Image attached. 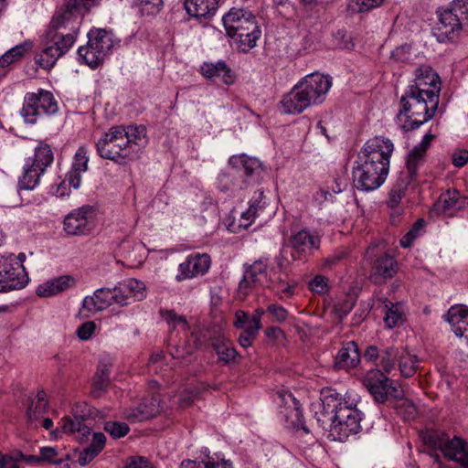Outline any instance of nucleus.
I'll return each mask as SVG.
<instances>
[{
    "mask_svg": "<svg viewBox=\"0 0 468 468\" xmlns=\"http://www.w3.org/2000/svg\"><path fill=\"white\" fill-rule=\"evenodd\" d=\"M259 331L260 329L254 326L242 331L238 338L239 344L244 348L250 346L257 338Z\"/></svg>",
    "mask_w": 468,
    "mask_h": 468,
    "instance_id": "nucleus-61",
    "label": "nucleus"
},
{
    "mask_svg": "<svg viewBox=\"0 0 468 468\" xmlns=\"http://www.w3.org/2000/svg\"><path fill=\"white\" fill-rule=\"evenodd\" d=\"M58 110V101L49 90L38 89L25 95L20 115L27 123L34 124L44 115L55 114Z\"/></svg>",
    "mask_w": 468,
    "mask_h": 468,
    "instance_id": "nucleus-8",
    "label": "nucleus"
},
{
    "mask_svg": "<svg viewBox=\"0 0 468 468\" xmlns=\"http://www.w3.org/2000/svg\"><path fill=\"white\" fill-rule=\"evenodd\" d=\"M104 430L114 438H122L130 431L129 426L126 423L118 421L106 422Z\"/></svg>",
    "mask_w": 468,
    "mask_h": 468,
    "instance_id": "nucleus-56",
    "label": "nucleus"
},
{
    "mask_svg": "<svg viewBox=\"0 0 468 468\" xmlns=\"http://www.w3.org/2000/svg\"><path fill=\"white\" fill-rule=\"evenodd\" d=\"M98 46H93L88 41L87 46H81L78 49V54L83 61L92 69L97 68L105 59L104 53H101Z\"/></svg>",
    "mask_w": 468,
    "mask_h": 468,
    "instance_id": "nucleus-41",
    "label": "nucleus"
},
{
    "mask_svg": "<svg viewBox=\"0 0 468 468\" xmlns=\"http://www.w3.org/2000/svg\"><path fill=\"white\" fill-rule=\"evenodd\" d=\"M420 367V360L414 354L403 350L399 356V368L400 375L404 378L412 377Z\"/></svg>",
    "mask_w": 468,
    "mask_h": 468,
    "instance_id": "nucleus-40",
    "label": "nucleus"
},
{
    "mask_svg": "<svg viewBox=\"0 0 468 468\" xmlns=\"http://www.w3.org/2000/svg\"><path fill=\"white\" fill-rule=\"evenodd\" d=\"M112 304L116 303L119 306H127L132 303V299L129 297L122 283L112 288Z\"/></svg>",
    "mask_w": 468,
    "mask_h": 468,
    "instance_id": "nucleus-52",
    "label": "nucleus"
},
{
    "mask_svg": "<svg viewBox=\"0 0 468 468\" xmlns=\"http://www.w3.org/2000/svg\"><path fill=\"white\" fill-rule=\"evenodd\" d=\"M54 161V154L49 144L43 142L35 149L32 158H29L24 165L22 176L18 180L20 189L32 190L38 184L42 175Z\"/></svg>",
    "mask_w": 468,
    "mask_h": 468,
    "instance_id": "nucleus-7",
    "label": "nucleus"
},
{
    "mask_svg": "<svg viewBox=\"0 0 468 468\" xmlns=\"http://www.w3.org/2000/svg\"><path fill=\"white\" fill-rule=\"evenodd\" d=\"M397 271V261L388 254H383L375 260L370 277L375 283H380L392 278Z\"/></svg>",
    "mask_w": 468,
    "mask_h": 468,
    "instance_id": "nucleus-24",
    "label": "nucleus"
},
{
    "mask_svg": "<svg viewBox=\"0 0 468 468\" xmlns=\"http://www.w3.org/2000/svg\"><path fill=\"white\" fill-rule=\"evenodd\" d=\"M393 152L390 140L375 137L368 140L358 154L353 167V184L361 191H373L386 180L389 168V158Z\"/></svg>",
    "mask_w": 468,
    "mask_h": 468,
    "instance_id": "nucleus-1",
    "label": "nucleus"
},
{
    "mask_svg": "<svg viewBox=\"0 0 468 468\" xmlns=\"http://www.w3.org/2000/svg\"><path fill=\"white\" fill-rule=\"evenodd\" d=\"M434 84H428L420 80L419 82H412L407 89L430 99L431 104L439 105L441 82H434Z\"/></svg>",
    "mask_w": 468,
    "mask_h": 468,
    "instance_id": "nucleus-36",
    "label": "nucleus"
},
{
    "mask_svg": "<svg viewBox=\"0 0 468 468\" xmlns=\"http://www.w3.org/2000/svg\"><path fill=\"white\" fill-rule=\"evenodd\" d=\"M425 227L423 218H419L411 227V229L400 239V246L402 248H410L413 241L420 236Z\"/></svg>",
    "mask_w": 468,
    "mask_h": 468,
    "instance_id": "nucleus-49",
    "label": "nucleus"
},
{
    "mask_svg": "<svg viewBox=\"0 0 468 468\" xmlns=\"http://www.w3.org/2000/svg\"><path fill=\"white\" fill-rule=\"evenodd\" d=\"M147 142L144 125H120L112 127L97 142L96 148L101 158L121 163L136 158Z\"/></svg>",
    "mask_w": 468,
    "mask_h": 468,
    "instance_id": "nucleus-2",
    "label": "nucleus"
},
{
    "mask_svg": "<svg viewBox=\"0 0 468 468\" xmlns=\"http://www.w3.org/2000/svg\"><path fill=\"white\" fill-rule=\"evenodd\" d=\"M106 437L101 432H95L92 437V441L79 456V463L81 466L90 463L104 448Z\"/></svg>",
    "mask_w": 468,
    "mask_h": 468,
    "instance_id": "nucleus-37",
    "label": "nucleus"
},
{
    "mask_svg": "<svg viewBox=\"0 0 468 468\" xmlns=\"http://www.w3.org/2000/svg\"><path fill=\"white\" fill-rule=\"evenodd\" d=\"M385 304L386 314L384 323L388 328H394L402 323L403 313L401 304L394 303L387 298L381 300Z\"/></svg>",
    "mask_w": 468,
    "mask_h": 468,
    "instance_id": "nucleus-42",
    "label": "nucleus"
},
{
    "mask_svg": "<svg viewBox=\"0 0 468 468\" xmlns=\"http://www.w3.org/2000/svg\"><path fill=\"white\" fill-rule=\"evenodd\" d=\"M75 285V279L69 275H63L38 285L37 294L40 297H49Z\"/></svg>",
    "mask_w": 468,
    "mask_h": 468,
    "instance_id": "nucleus-29",
    "label": "nucleus"
},
{
    "mask_svg": "<svg viewBox=\"0 0 468 468\" xmlns=\"http://www.w3.org/2000/svg\"><path fill=\"white\" fill-rule=\"evenodd\" d=\"M160 315L167 322L169 325H182L183 329L188 328V324L185 316L177 314L174 310H160Z\"/></svg>",
    "mask_w": 468,
    "mask_h": 468,
    "instance_id": "nucleus-53",
    "label": "nucleus"
},
{
    "mask_svg": "<svg viewBox=\"0 0 468 468\" xmlns=\"http://www.w3.org/2000/svg\"><path fill=\"white\" fill-rule=\"evenodd\" d=\"M94 5V0H65L64 5L56 13L62 16L67 21L76 22L77 13L88 12Z\"/></svg>",
    "mask_w": 468,
    "mask_h": 468,
    "instance_id": "nucleus-34",
    "label": "nucleus"
},
{
    "mask_svg": "<svg viewBox=\"0 0 468 468\" xmlns=\"http://www.w3.org/2000/svg\"><path fill=\"white\" fill-rule=\"evenodd\" d=\"M112 288L102 287L97 289L92 295L86 296L82 307L88 313L96 314L112 305Z\"/></svg>",
    "mask_w": 468,
    "mask_h": 468,
    "instance_id": "nucleus-26",
    "label": "nucleus"
},
{
    "mask_svg": "<svg viewBox=\"0 0 468 468\" xmlns=\"http://www.w3.org/2000/svg\"><path fill=\"white\" fill-rule=\"evenodd\" d=\"M202 453L204 457L201 461L184 460L180 468H217L218 464L219 454H210L208 449H205ZM221 468H233L231 461H223Z\"/></svg>",
    "mask_w": 468,
    "mask_h": 468,
    "instance_id": "nucleus-33",
    "label": "nucleus"
},
{
    "mask_svg": "<svg viewBox=\"0 0 468 468\" xmlns=\"http://www.w3.org/2000/svg\"><path fill=\"white\" fill-rule=\"evenodd\" d=\"M233 325L238 329L245 331L248 328L252 327V317L247 312L238 310L235 313Z\"/></svg>",
    "mask_w": 468,
    "mask_h": 468,
    "instance_id": "nucleus-59",
    "label": "nucleus"
},
{
    "mask_svg": "<svg viewBox=\"0 0 468 468\" xmlns=\"http://www.w3.org/2000/svg\"><path fill=\"white\" fill-rule=\"evenodd\" d=\"M433 138V134L426 133L421 142L414 146L409 153L406 161V168L399 173L395 184L389 191L388 199L387 200L388 207H397L401 199L405 197L409 186L416 180L419 168L424 162L426 151Z\"/></svg>",
    "mask_w": 468,
    "mask_h": 468,
    "instance_id": "nucleus-6",
    "label": "nucleus"
},
{
    "mask_svg": "<svg viewBox=\"0 0 468 468\" xmlns=\"http://www.w3.org/2000/svg\"><path fill=\"white\" fill-rule=\"evenodd\" d=\"M310 105L322 103L331 88V80L323 74L312 73L298 82Z\"/></svg>",
    "mask_w": 468,
    "mask_h": 468,
    "instance_id": "nucleus-13",
    "label": "nucleus"
},
{
    "mask_svg": "<svg viewBox=\"0 0 468 468\" xmlns=\"http://www.w3.org/2000/svg\"><path fill=\"white\" fill-rule=\"evenodd\" d=\"M207 390V386L203 383H198L185 388L179 397V406L186 408L190 406L196 399H198L202 392Z\"/></svg>",
    "mask_w": 468,
    "mask_h": 468,
    "instance_id": "nucleus-45",
    "label": "nucleus"
},
{
    "mask_svg": "<svg viewBox=\"0 0 468 468\" xmlns=\"http://www.w3.org/2000/svg\"><path fill=\"white\" fill-rule=\"evenodd\" d=\"M438 22L434 27V35L440 42L454 41L460 37L464 23L448 6L445 9L438 10Z\"/></svg>",
    "mask_w": 468,
    "mask_h": 468,
    "instance_id": "nucleus-12",
    "label": "nucleus"
},
{
    "mask_svg": "<svg viewBox=\"0 0 468 468\" xmlns=\"http://www.w3.org/2000/svg\"><path fill=\"white\" fill-rule=\"evenodd\" d=\"M93 420L86 415L74 413V418L64 417L61 420V431L65 433H79L80 439L87 438L90 434V425Z\"/></svg>",
    "mask_w": 468,
    "mask_h": 468,
    "instance_id": "nucleus-27",
    "label": "nucleus"
},
{
    "mask_svg": "<svg viewBox=\"0 0 468 468\" xmlns=\"http://www.w3.org/2000/svg\"><path fill=\"white\" fill-rule=\"evenodd\" d=\"M399 354L396 347L390 346L382 351L379 355V366L383 368L386 374H389L395 367V359L399 357Z\"/></svg>",
    "mask_w": 468,
    "mask_h": 468,
    "instance_id": "nucleus-50",
    "label": "nucleus"
},
{
    "mask_svg": "<svg viewBox=\"0 0 468 468\" xmlns=\"http://www.w3.org/2000/svg\"><path fill=\"white\" fill-rule=\"evenodd\" d=\"M280 105L286 114H299L311 106L298 83L282 97Z\"/></svg>",
    "mask_w": 468,
    "mask_h": 468,
    "instance_id": "nucleus-21",
    "label": "nucleus"
},
{
    "mask_svg": "<svg viewBox=\"0 0 468 468\" xmlns=\"http://www.w3.org/2000/svg\"><path fill=\"white\" fill-rule=\"evenodd\" d=\"M449 6L468 26V0H453Z\"/></svg>",
    "mask_w": 468,
    "mask_h": 468,
    "instance_id": "nucleus-57",
    "label": "nucleus"
},
{
    "mask_svg": "<svg viewBox=\"0 0 468 468\" xmlns=\"http://www.w3.org/2000/svg\"><path fill=\"white\" fill-rule=\"evenodd\" d=\"M261 36V30L259 25H257L252 27L251 31L250 29L241 31L229 37V38L232 41V45H234L239 52L248 53L256 47L257 41L260 39Z\"/></svg>",
    "mask_w": 468,
    "mask_h": 468,
    "instance_id": "nucleus-30",
    "label": "nucleus"
},
{
    "mask_svg": "<svg viewBox=\"0 0 468 468\" xmlns=\"http://www.w3.org/2000/svg\"><path fill=\"white\" fill-rule=\"evenodd\" d=\"M32 47V42L25 41L10 48L0 57V68H6L10 64L20 60Z\"/></svg>",
    "mask_w": 468,
    "mask_h": 468,
    "instance_id": "nucleus-43",
    "label": "nucleus"
},
{
    "mask_svg": "<svg viewBox=\"0 0 468 468\" xmlns=\"http://www.w3.org/2000/svg\"><path fill=\"white\" fill-rule=\"evenodd\" d=\"M220 0H185L186 12L195 17H209L218 9Z\"/></svg>",
    "mask_w": 468,
    "mask_h": 468,
    "instance_id": "nucleus-31",
    "label": "nucleus"
},
{
    "mask_svg": "<svg viewBox=\"0 0 468 468\" xmlns=\"http://www.w3.org/2000/svg\"><path fill=\"white\" fill-rule=\"evenodd\" d=\"M267 312L271 314L276 321L278 322H283L288 317V312L287 310L282 307V305L278 304H270L267 307Z\"/></svg>",
    "mask_w": 468,
    "mask_h": 468,
    "instance_id": "nucleus-63",
    "label": "nucleus"
},
{
    "mask_svg": "<svg viewBox=\"0 0 468 468\" xmlns=\"http://www.w3.org/2000/svg\"><path fill=\"white\" fill-rule=\"evenodd\" d=\"M309 289L319 294H324L328 292V279L324 275L314 276L308 284Z\"/></svg>",
    "mask_w": 468,
    "mask_h": 468,
    "instance_id": "nucleus-58",
    "label": "nucleus"
},
{
    "mask_svg": "<svg viewBox=\"0 0 468 468\" xmlns=\"http://www.w3.org/2000/svg\"><path fill=\"white\" fill-rule=\"evenodd\" d=\"M28 277L23 265L13 255H0V292L24 288Z\"/></svg>",
    "mask_w": 468,
    "mask_h": 468,
    "instance_id": "nucleus-10",
    "label": "nucleus"
},
{
    "mask_svg": "<svg viewBox=\"0 0 468 468\" xmlns=\"http://www.w3.org/2000/svg\"><path fill=\"white\" fill-rule=\"evenodd\" d=\"M160 412V398L158 395L144 397L135 407L126 413L132 422L144 421L155 417Z\"/></svg>",
    "mask_w": 468,
    "mask_h": 468,
    "instance_id": "nucleus-20",
    "label": "nucleus"
},
{
    "mask_svg": "<svg viewBox=\"0 0 468 468\" xmlns=\"http://www.w3.org/2000/svg\"><path fill=\"white\" fill-rule=\"evenodd\" d=\"M96 324L92 321L83 323L77 330V335L81 340H88L94 333Z\"/></svg>",
    "mask_w": 468,
    "mask_h": 468,
    "instance_id": "nucleus-62",
    "label": "nucleus"
},
{
    "mask_svg": "<svg viewBox=\"0 0 468 468\" xmlns=\"http://www.w3.org/2000/svg\"><path fill=\"white\" fill-rule=\"evenodd\" d=\"M423 440L428 446L433 449H440L446 458L453 460L460 464L465 456L464 454L468 447V443L464 440L459 437H453L450 440L447 434L435 431H428Z\"/></svg>",
    "mask_w": 468,
    "mask_h": 468,
    "instance_id": "nucleus-11",
    "label": "nucleus"
},
{
    "mask_svg": "<svg viewBox=\"0 0 468 468\" xmlns=\"http://www.w3.org/2000/svg\"><path fill=\"white\" fill-rule=\"evenodd\" d=\"M328 431V438L335 441H345L350 435L357 434L361 430V425L356 423L355 419H349V422L344 420H329L326 428H323Z\"/></svg>",
    "mask_w": 468,
    "mask_h": 468,
    "instance_id": "nucleus-22",
    "label": "nucleus"
},
{
    "mask_svg": "<svg viewBox=\"0 0 468 468\" xmlns=\"http://www.w3.org/2000/svg\"><path fill=\"white\" fill-rule=\"evenodd\" d=\"M289 243L292 248L293 259L303 260L320 248L321 239L315 233L302 229L290 237Z\"/></svg>",
    "mask_w": 468,
    "mask_h": 468,
    "instance_id": "nucleus-17",
    "label": "nucleus"
},
{
    "mask_svg": "<svg viewBox=\"0 0 468 468\" xmlns=\"http://www.w3.org/2000/svg\"><path fill=\"white\" fill-rule=\"evenodd\" d=\"M201 72L207 79L219 78L227 85L233 84L236 80L234 72L223 60H218L216 63L205 62L201 66Z\"/></svg>",
    "mask_w": 468,
    "mask_h": 468,
    "instance_id": "nucleus-28",
    "label": "nucleus"
},
{
    "mask_svg": "<svg viewBox=\"0 0 468 468\" xmlns=\"http://www.w3.org/2000/svg\"><path fill=\"white\" fill-rule=\"evenodd\" d=\"M229 164L231 166L230 171L222 172L218 176L219 184L224 191L229 189L231 186H236L235 182H232L231 185L227 184V179L237 176L242 177L243 176H250L259 167V163L256 159L245 154L231 156Z\"/></svg>",
    "mask_w": 468,
    "mask_h": 468,
    "instance_id": "nucleus-15",
    "label": "nucleus"
},
{
    "mask_svg": "<svg viewBox=\"0 0 468 468\" xmlns=\"http://www.w3.org/2000/svg\"><path fill=\"white\" fill-rule=\"evenodd\" d=\"M90 206H83L71 213L64 219V230L68 235H87L91 231V226L88 221V215L91 213Z\"/></svg>",
    "mask_w": 468,
    "mask_h": 468,
    "instance_id": "nucleus-19",
    "label": "nucleus"
},
{
    "mask_svg": "<svg viewBox=\"0 0 468 468\" xmlns=\"http://www.w3.org/2000/svg\"><path fill=\"white\" fill-rule=\"evenodd\" d=\"M466 205H468L467 197H462L456 189H449L440 197L436 207L442 213H447L452 209L460 210Z\"/></svg>",
    "mask_w": 468,
    "mask_h": 468,
    "instance_id": "nucleus-32",
    "label": "nucleus"
},
{
    "mask_svg": "<svg viewBox=\"0 0 468 468\" xmlns=\"http://www.w3.org/2000/svg\"><path fill=\"white\" fill-rule=\"evenodd\" d=\"M266 276L267 263L262 260L255 261L251 265L247 267L245 269L243 278L238 286V299L244 301L252 288L263 286Z\"/></svg>",
    "mask_w": 468,
    "mask_h": 468,
    "instance_id": "nucleus-16",
    "label": "nucleus"
},
{
    "mask_svg": "<svg viewBox=\"0 0 468 468\" xmlns=\"http://www.w3.org/2000/svg\"><path fill=\"white\" fill-rule=\"evenodd\" d=\"M90 43L93 46H98L101 53H104L106 58L111 49L114 46L113 34L105 29H92L88 34Z\"/></svg>",
    "mask_w": 468,
    "mask_h": 468,
    "instance_id": "nucleus-35",
    "label": "nucleus"
},
{
    "mask_svg": "<svg viewBox=\"0 0 468 468\" xmlns=\"http://www.w3.org/2000/svg\"><path fill=\"white\" fill-rule=\"evenodd\" d=\"M81 182V173L73 169H70L68 174L66 175L65 179L62 181V183L58 186L57 193L59 196L65 195V186L66 185L73 187L74 189H77Z\"/></svg>",
    "mask_w": 468,
    "mask_h": 468,
    "instance_id": "nucleus-51",
    "label": "nucleus"
},
{
    "mask_svg": "<svg viewBox=\"0 0 468 468\" xmlns=\"http://www.w3.org/2000/svg\"><path fill=\"white\" fill-rule=\"evenodd\" d=\"M430 101V99L407 89L399 101L401 108L397 115L399 126L410 132L430 121L438 109V105H432Z\"/></svg>",
    "mask_w": 468,
    "mask_h": 468,
    "instance_id": "nucleus-5",
    "label": "nucleus"
},
{
    "mask_svg": "<svg viewBox=\"0 0 468 468\" xmlns=\"http://www.w3.org/2000/svg\"><path fill=\"white\" fill-rule=\"evenodd\" d=\"M212 346L219 360L225 363L235 362L238 352L230 340L224 337H218L213 340Z\"/></svg>",
    "mask_w": 468,
    "mask_h": 468,
    "instance_id": "nucleus-39",
    "label": "nucleus"
},
{
    "mask_svg": "<svg viewBox=\"0 0 468 468\" xmlns=\"http://www.w3.org/2000/svg\"><path fill=\"white\" fill-rule=\"evenodd\" d=\"M110 367L106 364L100 365L94 376L91 393L94 398L101 397L110 385Z\"/></svg>",
    "mask_w": 468,
    "mask_h": 468,
    "instance_id": "nucleus-38",
    "label": "nucleus"
},
{
    "mask_svg": "<svg viewBox=\"0 0 468 468\" xmlns=\"http://www.w3.org/2000/svg\"><path fill=\"white\" fill-rule=\"evenodd\" d=\"M321 407L315 412L317 423L322 428H326L329 420H344L349 422V419H355L356 423L362 420V413L357 410L358 399L352 392L346 391L341 394L335 389L326 387L320 392Z\"/></svg>",
    "mask_w": 468,
    "mask_h": 468,
    "instance_id": "nucleus-4",
    "label": "nucleus"
},
{
    "mask_svg": "<svg viewBox=\"0 0 468 468\" xmlns=\"http://www.w3.org/2000/svg\"><path fill=\"white\" fill-rule=\"evenodd\" d=\"M47 409L48 405L44 404L43 402L32 401L27 411L28 421L33 423L35 420H39L46 412Z\"/></svg>",
    "mask_w": 468,
    "mask_h": 468,
    "instance_id": "nucleus-60",
    "label": "nucleus"
},
{
    "mask_svg": "<svg viewBox=\"0 0 468 468\" xmlns=\"http://www.w3.org/2000/svg\"><path fill=\"white\" fill-rule=\"evenodd\" d=\"M360 351L355 341H349L343 345L335 356V366L338 369H351L360 362Z\"/></svg>",
    "mask_w": 468,
    "mask_h": 468,
    "instance_id": "nucleus-25",
    "label": "nucleus"
},
{
    "mask_svg": "<svg viewBox=\"0 0 468 468\" xmlns=\"http://www.w3.org/2000/svg\"><path fill=\"white\" fill-rule=\"evenodd\" d=\"M88 151L84 146L80 147L74 156V161L71 169L80 173L86 172L88 169Z\"/></svg>",
    "mask_w": 468,
    "mask_h": 468,
    "instance_id": "nucleus-55",
    "label": "nucleus"
},
{
    "mask_svg": "<svg viewBox=\"0 0 468 468\" xmlns=\"http://www.w3.org/2000/svg\"><path fill=\"white\" fill-rule=\"evenodd\" d=\"M384 2L385 0H350L347 5V10L351 14L368 12L381 6Z\"/></svg>",
    "mask_w": 468,
    "mask_h": 468,
    "instance_id": "nucleus-46",
    "label": "nucleus"
},
{
    "mask_svg": "<svg viewBox=\"0 0 468 468\" xmlns=\"http://www.w3.org/2000/svg\"><path fill=\"white\" fill-rule=\"evenodd\" d=\"M122 284L125 287V290L127 291L132 301H142L145 298V286L142 282L136 279H129Z\"/></svg>",
    "mask_w": 468,
    "mask_h": 468,
    "instance_id": "nucleus-48",
    "label": "nucleus"
},
{
    "mask_svg": "<svg viewBox=\"0 0 468 468\" xmlns=\"http://www.w3.org/2000/svg\"><path fill=\"white\" fill-rule=\"evenodd\" d=\"M210 264V257L207 253L190 254L179 264L176 281L182 282L204 275L208 271Z\"/></svg>",
    "mask_w": 468,
    "mask_h": 468,
    "instance_id": "nucleus-18",
    "label": "nucleus"
},
{
    "mask_svg": "<svg viewBox=\"0 0 468 468\" xmlns=\"http://www.w3.org/2000/svg\"><path fill=\"white\" fill-rule=\"evenodd\" d=\"M420 80L435 85L434 82H441V78L431 66L423 64L416 69L415 78L412 82H419Z\"/></svg>",
    "mask_w": 468,
    "mask_h": 468,
    "instance_id": "nucleus-47",
    "label": "nucleus"
},
{
    "mask_svg": "<svg viewBox=\"0 0 468 468\" xmlns=\"http://www.w3.org/2000/svg\"><path fill=\"white\" fill-rule=\"evenodd\" d=\"M363 384L378 403L390 402L402 394L398 382L379 369L369 370L363 378Z\"/></svg>",
    "mask_w": 468,
    "mask_h": 468,
    "instance_id": "nucleus-9",
    "label": "nucleus"
},
{
    "mask_svg": "<svg viewBox=\"0 0 468 468\" xmlns=\"http://www.w3.org/2000/svg\"><path fill=\"white\" fill-rule=\"evenodd\" d=\"M224 28L229 37L241 31H248L258 25L256 16L244 8L232 7L222 17Z\"/></svg>",
    "mask_w": 468,
    "mask_h": 468,
    "instance_id": "nucleus-14",
    "label": "nucleus"
},
{
    "mask_svg": "<svg viewBox=\"0 0 468 468\" xmlns=\"http://www.w3.org/2000/svg\"><path fill=\"white\" fill-rule=\"evenodd\" d=\"M41 464H58L63 462L61 457H58V452L54 447H41L39 450Z\"/></svg>",
    "mask_w": 468,
    "mask_h": 468,
    "instance_id": "nucleus-54",
    "label": "nucleus"
},
{
    "mask_svg": "<svg viewBox=\"0 0 468 468\" xmlns=\"http://www.w3.org/2000/svg\"><path fill=\"white\" fill-rule=\"evenodd\" d=\"M446 317L455 335L468 341V307L463 304L452 306Z\"/></svg>",
    "mask_w": 468,
    "mask_h": 468,
    "instance_id": "nucleus-23",
    "label": "nucleus"
},
{
    "mask_svg": "<svg viewBox=\"0 0 468 468\" xmlns=\"http://www.w3.org/2000/svg\"><path fill=\"white\" fill-rule=\"evenodd\" d=\"M254 206L255 205H250L247 211H245L241 214L240 223L239 226V228H243L246 229L249 226L251 225V223L253 222V220L256 218L255 212L253 210V209H256Z\"/></svg>",
    "mask_w": 468,
    "mask_h": 468,
    "instance_id": "nucleus-64",
    "label": "nucleus"
},
{
    "mask_svg": "<svg viewBox=\"0 0 468 468\" xmlns=\"http://www.w3.org/2000/svg\"><path fill=\"white\" fill-rule=\"evenodd\" d=\"M389 404L404 420H411L417 416V407L411 400L404 398L403 393L399 398H393Z\"/></svg>",
    "mask_w": 468,
    "mask_h": 468,
    "instance_id": "nucleus-44",
    "label": "nucleus"
},
{
    "mask_svg": "<svg viewBox=\"0 0 468 468\" xmlns=\"http://www.w3.org/2000/svg\"><path fill=\"white\" fill-rule=\"evenodd\" d=\"M75 25L55 13L45 34L43 48L35 56L36 63L49 70L75 42Z\"/></svg>",
    "mask_w": 468,
    "mask_h": 468,
    "instance_id": "nucleus-3",
    "label": "nucleus"
}]
</instances>
